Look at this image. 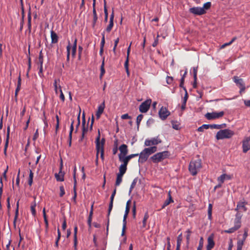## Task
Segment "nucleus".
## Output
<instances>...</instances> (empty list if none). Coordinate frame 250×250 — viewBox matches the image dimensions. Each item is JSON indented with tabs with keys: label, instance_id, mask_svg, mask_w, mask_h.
<instances>
[{
	"label": "nucleus",
	"instance_id": "f257e3e1",
	"mask_svg": "<svg viewBox=\"0 0 250 250\" xmlns=\"http://www.w3.org/2000/svg\"><path fill=\"white\" fill-rule=\"evenodd\" d=\"M105 141V140L104 138H102V140H100V131H99L98 135L95 141L96 149V159L95 162L97 165L98 163V156L100 153L101 154V158L102 160H104V145Z\"/></svg>",
	"mask_w": 250,
	"mask_h": 250
},
{
	"label": "nucleus",
	"instance_id": "f03ea898",
	"mask_svg": "<svg viewBox=\"0 0 250 250\" xmlns=\"http://www.w3.org/2000/svg\"><path fill=\"white\" fill-rule=\"evenodd\" d=\"M201 167V160L200 159L192 160L189 163L188 170L190 174L194 176L199 171Z\"/></svg>",
	"mask_w": 250,
	"mask_h": 250
},
{
	"label": "nucleus",
	"instance_id": "7ed1b4c3",
	"mask_svg": "<svg viewBox=\"0 0 250 250\" xmlns=\"http://www.w3.org/2000/svg\"><path fill=\"white\" fill-rule=\"evenodd\" d=\"M234 135L233 131L229 129H225L219 130L216 135L217 140L229 139Z\"/></svg>",
	"mask_w": 250,
	"mask_h": 250
},
{
	"label": "nucleus",
	"instance_id": "20e7f679",
	"mask_svg": "<svg viewBox=\"0 0 250 250\" xmlns=\"http://www.w3.org/2000/svg\"><path fill=\"white\" fill-rule=\"evenodd\" d=\"M170 153L168 151H164L154 154L150 159L153 163H158L168 157Z\"/></svg>",
	"mask_w": 250,
	"mask_h": 250
},
{
	"label": "nucleus",
	"instance_id": "39448f33",
	"mask_svg": "<svg viewBox=\"0 0 250 250\" xmlns=\"http://www.w3.org/2000/svg\"><path fill=\"white\" fill-rule=\"evenodd\" d=\"M162 142L159 136L152 138L150 139H146L145 141V146H151L153 145H157Z\"/></svg>",
	"mask_w": 250,
	"mask_h": 250
},
{
	"label": "nucleus",
	"instance_id": "423d86ee",
	"mask_svg": "<svg viewBox=\"0 0 250 250\" xmlns=\"http://www.w3.org/2000/svg\"><path fill=\"white\" fill-rule=\"evenodd\" d=\"M151 103V100H147L142 103L139 106V111L142 113L146 112L149 109Z\"/></svg>",
	"mask_w": 250,
	"mask_h": 250
},
{
	"label": "nucleus",
	"instance_id": "0eeeda50",
	"mask_svg": "<svg viewBox=\"0 0 250 250\" xmlns=\"http://www.w3.org/2000/svg\"><path fill=\"white\" fill-rule=\"evenodd\" d=\"M224 115V111H220L219 112H212L207 113L205 115V117L208 120H212L214 119H218L222 117Z\"/></svg>",
	"mask_w": 250,
	"mask_h": 250
},
{
	"label": "nucleus",
	"instance_id": "6e6552de",
	"mask_svg": "<svg viewBox=\"0 0 250 250\" xmlns=\"http://www.w3.org/2000/svg\"><path fill=\"white\" fill-rule=\"evenodd\" d=\"M139 155L138 153L136 154H132L130 155H129L126 157L122 156L121 154H119V159L120 162H122L123 163H124L127 165H128V163L129 161V160L136 156H138Z\"/></svg>",
	"mask_w": 250,
	"mask_h": 250
},
{
	"label": "nucleus",
	"instance_id": "1a4fd4ad",
	"mask_svg": "<svg viewBox=\"0 0 250 250\" xmlns=\"http://www.w3.org/2000/svg\"><path fill=\"white\" fill-rule=\"evenodd\" d=\"M114 197H115V196H114L113 195H111L110 198V203L109 204L107 215V226H106L107 231L108 230L109 224V216L110 215L111 211L113 208V201H114Z\"/></svg>",
	"mask_w": 250,
	"mask_h": 250
},
{
	"label": "nucleus",
	"instance_id": "9d476101",
	"mask_svg": "<svg viewBox=\"0 0 250 250\" xmlns=\"http://www.w3.org/2000/svg\"><path fill=\"white\" fill-rule=\"evenodd\" d=\"M114 197H115V196H114L113 195H111L110 198V203L109 204L107 215V226H106L107 231L108 230L109 224V216L110 215L111 211L113 208V201H114Z\"/></svg>",
	"mask_w": 250,
	"mask_h": 250
},
{
	"label": "nucleus",
	"instance_id": "9b49d317",
	"mask_svg": "<svg viewBox=\"0 0 250 250\" xmlns=\"http://www.w3.org/2000/svg\"><path fill=\"white\" fill-rule=\"evenodd\" d=\"M150 155L145 148L140 154L138 163L143 164L146 161Z\"/></svg>",
	"mask_w": 250,
	"mask_h": 250
},
{
	"label": "nucleus",
	"instance_id": "f8f14e48",
	"mask_svg": "<svg viewBox=\"0 0 250 250\" xmlns=\"http://www.w3.org/2000/svg\"><path fill=\"white\" fill-rule=\"evenodd\" d=\"M189 11L190 13L196 15H202L206 13L205 10H204L202 7H193L190 8L189 9Z\"/></svg>",
	"mask_w": 250,
	"mask_h": 250
},
{
	"label": "nucleus",
	"instance_id": "ddd939ff",
	"mask_svg": "<svg viewBox=\"0 0 250 250\" xmlns=\"http://www.w3.org/2000/svg\"><path fill=\"white\" fill-rule=\"evenodd\" d=\"M159 115L160 118L164 120L170 115V112L166 107L163 106L159 111Z\"/></svg>",
	"mask_w": 250,
	"mask_h": 250
},
{
	"label": "nucleus",
	"instance_id": "4468645a",
	"mask_svg": "<svg viewBox=\"0 0 250 250\" xmlns=\"http://www.w3.org/2000/svg\"><path fill=\"white\" fill-rule=\"evenodd\" d=\"M243 151L246 153L250 149V137L245 138L243 141Z\"/></svg>",
	"mask_w": 250,
	"mask_h": 250
},
{
	"label": "nucleus",
	"instance_id": "2eb2a0df",
	"mask_svg": "<svg viewBox=\"0 0 250 250\" xmlns=\"http://www.w3.org/2000/svg\"><path fill=\"white\" fill-rule=\"evenodd\" d=\"M233 79L234 82L240 88V92H241L242 91H244L245 89V85L244 83L243 79H239L237 76H234Z\"/></svg>",
	"mask_w": 250,
	"mask_h": 250
},
{
	"label": "nucleus",
	"instance_id": "dca6fc26",
	"mask_svg": "<svg viewBox=\"0 0 250 250\" xmlns=\"http://www.w3.org/2000/svg\"><path fill=\"white\" fill-rule=\"evenodd\" d=\"M114 17V11L113 10L112 12V14H111V15H110V17L109 23L108 25V26H107V27L106 28V31L107 32H110L111 31V30H112L113 27V25H114V23H113Z\"/></svg>",
	"mask_w": 250,
	"mask_h": 250
},
{
	"label": "nucleus",
	"instance_id": "f3484780",
	"mask_svg": "<svg viewBox=\"0 0 250 250\" xmlns=\"http://www.w3.org/2000/svg\"><path fill=\"white\" fill-rule=\"evenodd\" d=\"M173 202L174 201L172 199L171 195V191L169 190L168 192V198L164 202L163 205H162V208H164L168 206L170 203H173Z\"/></svg>",
	"mask_w": 250,
	"mask_h": 250
},
{
	"label": "nucleus",
	"instance_id": "a211bd4d",
	"mask_svg": "<svg viewBox=\"0 0 250 250\" xmlns=\"http://www.w3.org/2000/svg\"><path fill=\"white\" fill-rule=\"evenodd\" d=\"M62 165L61 166L59 172L55 174V178L58 181L62 182L64 181V173L62 172Z\"/></svg>",
	"mask_w": 250,
	"mask_h": 250
},
{
	"label": "nucleus",
	"instance_id": "6ab92c4d",
	"mask_svg": "<svg viewBox=\"0 0 250 250\" xmlns=\"http://www.w3.org/2000/svg\"><path fill=\"white\" fill-rule=\"evenodd\" d=\"M105 107L104 102H103L100 105L98 106V110L96 112V116L97 119H99L101 114L103 113Z\"/></svg>",
	"mask_w": 250,
	"mask_h": 250
},
{
	"label": "nucleus",
	"instance_id": "aec40b11",
	"mask_svg": "<svg viewBox=\"0 0 250 250\" xmlns=\"http://www.w3.org/2000/svg\"><path fill=\"white\" fill-rule=\"evenodd\" d=\"M127 213H125L124 215L123 220V228L122 230L121 235L122 236H124L125 232L126 226V218L128 216Z\"/></svg>",
	"mask_w": 250,
	"mask_h": 250
},
{
	"label": "nucleus",
	"instance_id": "412c9836",
	"mask_svg": "<svg viewBox=\"0 0 250 250\" xmlns=\"http://www.w3.org/2000/svg\"><path fill=\"white\" fill-rule=\"evenodd\" d=\"M9 136H10V127L8 126L7 129L6 139L5 141L4 148V154L5 155H6V150H7V148L8 146Z\"/></svg>",
	"mask_w": 250,
	"mask_h": 250
},
{
	"label": "nucleus",
	"instance_id": "4be33fe9",
	"mask_svg": "<svg viewBox=\"0 0 250 250\" xmlns=\"http://www.w3.org/2000/svg\"><path fill=\"white\" fill-rule=\"evenodd\" d=\"M120 154L123 156H125L128 153V148L127 145L125 144L122 145L119 148Z\"/></svg>",
	"mask_w": 250,
	"mask_h": 250
},
{
	"label": "nucleus",
	"instance_id": "5701e85b",
	"mask_svg": "<svg viewBox=\"0 0 250 250\" xmlns=\"http://www.w3.org/2000/svg\"><path fill=\"white\" fill-rule=\"evenodd\" d=\"M214 235L213 234H211L208 238V244L207 247L213 248L215 245V243L213 240Z\"/></svg>",
	"mask_w": 250,
	"mask_h": 250
},
{
	"label": "nucleus",
	"instance_id": "b1692460",
	"mask_svg": "<svg viewBox=\"0 0 250 250\" xmlns=\"http://www.w3.org/2000/svg\"><path fill=\"white\" fill-rule=\"evenodd\" d=\"M231 179V176L229 175H227L226 174H223L220 176L218 177L217 178V181L221 183V184H223L226 179L230 180Z\"/></svg>",
	"mask_w": 250,
	"mask_h": 250
},
{
	"label": "nucleus",
	"instance_id": "393cba45",
	"mask_svg": "<svg viewBox=\"0 0 250 250\" xmlns=\"http://www.w3.org/2000/svg\"><path fill=\"white\" fill-rule=\"evenodd\" d=\"M246 203L245 202H239L237 203L236 210H243L244 211H246L247 208L246 207Z\"/></svg>",
	"mask_w": 250,
	"mask_h": 250
},
{
	"label": "nucleus",
	"instance_id": "a878e982",
	"mask_svg": "<svg viewBox=\"0 0 250 250\" xmlns=\"http://www.w3.org/2000/svg\"><path fill=\"white\" fill-rule=\"evenodd\" d=\"M51 43H56L58 42V36L57 34L53 31H51Z\"/></svg>",
	"mask_w": 250,
	"mask_h": 250
},
{
	"label": "nucleus",
	"instance_id": "bb28decb",
	"mask_svg": "<svg viewBox=\"0 0 250 250\" xmlns=\"http://www.w3.org/2000/svg\"><path fill=\"white\" fill-rule=\"evenodd\" d=\"M127 165L124 163L121 164L119 167V172L118 174L124 175L127 170Z\"/></svg>",
	"mask_w": 250,
	"mask_h": 250
},
{
	"label": "nucleus",
	"instance_id": "cd10ccee",
	"mask_svg": "<svg viewBox=\"0 0 250 250\" xmlns=\"http://www.w3.org/2000/svg\"><path fill=\"white\" fill-rule=\"evenodd\" d=\"M27 19H28V23H27V26H28V30L29 31V32H31V13L30 11V7H29V10L28 13L27 15Z\"/></svg>",
	"mask_w": 250,
	"mask_h": 250
},
{
	"label": "nucleus",
	"instance_id": "c85d7f7f",
	"mask_svg": "<svg viewBox=\"0 0 250 250\" xmlns=\"http://www.w3.org/2000/svg\"><path fill=\"white\" fill-rule=\"evenodd\" d=\"M21 74L20 73L19 76L18 77V80L17 86L16 89V90H15V96H17L18 93L21 89Z\"/></svg>",
	"mask_w": 250,
	"mask_h": 250
},
{
	"label": "nucleus",
	"instance_id": "c756f323",
	"mask_svg": "<svg viewBox=\"0 0 250 250\" xmlns=\"http://www.w3.org/2000/svg\"><path fill=\"white\" fill-rule=\"evenodd\" d=\"M146 151H147L149 155L155 153L157 150V147L156 146H151L147 148H145Z\"/></svg>",
	"mask_w": 250,
	"mask_h": 250
},
{
	"label": "nucleus",
	"instance_id": "7c9ffc66",
	"mask_svg": "<svg viewBox=\"0 0 250 250\" xmlns=\"http://www.w3.org/2000/svg\"><path fill=\"white\" fill-rule=\"evenodd\" d=\"M60 82V80L59 79H56L54 80V86L56 94H58V92L59 91V85H60L59 84Z\"/></svg>",
	"mask_w": 250,
	"mask_h": 250
},
{
	"label": "nucleus",
	"instance_id": "2f4dec72",
	"mask_svg": "<svg viewBox=\"0 0 250 250\" xmlns=\"http://www.w3.org/2000/svg\"><path fill=\"white\" fill-rule=\"evenodd\" d=\"M36 201H34L33 202L31 203L30 209L31 211V213L32 215L34 217H35L36 215Z\"/></svg>",
	"mask_w": 250,
	"mask_h": 250
},
{
	"label": "nucleus",
	"instance_id": "473e14b6",
	"mask_svg": "<svg viewBox=\"0 0 250 250\" xmlns=\"http://www.w3.org/2000/svg\"><path fill=\"white\" fill-rule=\"evenodd\" d=\"M93 23H92V26L94 27L97 21L98 20V16L96 11V8L93 9Z\"/></svg>",
	"mask_w": 250,
	"mask_h": 250
},
{
	"label": "nucleus",
	"instance_id": "72a5a7b5",
	"mask_svg": "<svg viewBox=\"0 0 250 250\" xmlns=\"http://www.w3.org/2000/svg\"><path fill=\"white\" fill-rule=\"evenodd\" d=\"M104 57L103 58L102 63L101 65V68H100L101 73H100V77L101 79L102 78V77L103 76V75L104 74V73L105 72V69L104 68Z\"/></svg>",
	"mask_w": 250,
	"mask_h": 250
},
{
	"label": "nucleus",
	"instance_id": "f704fd0d",
	"mask_svg": "<svg viewBox=\"0 0 250 250\" xmlns=\"http://www.w3.org/2000/svg\"><path fill=\"white\" fill-rule=\"evenodd\" d=\"M123 175L117 174V178L115 182V186H119L122 182Z\"/></svg>",
	"mask_w": 250,
	"mask_h": 250
},
{
	"label": "nucleus",
	"instance_id": "c9c22d12",
	"mask_svg": "<svg viewBox=\"0 0 250 250\" xmlns=\"http://www.w3.org/2000/svg\"><path fill=\"white\" fill-rule=\"evenodd\" d=\"M245 241L241 239H238L237 242V250H242V247Z\"/></svg>",
	"mask_w": 250,
	"mask_h": 250
},
{
	"label": "nucleus",
	"instance_id": "e433bc0d",
	"mask_svg": "<svg viewBox=\"0 0 250 250\" xmlns=\"http://www.w3.org/2000/svg\"><path fill=\"white\" fill-rule=\"evenodd\" d=\"M182 234L181 233L178 235L177 239V246L176 247H177V249H180L181 244L182 241Z\"/></svg>",
	"mask_w": 250,
	"mask_h": 250
},
{
	"label": "nucleus",
	"instance_id": "4c0bfd02",
	"mask_svg": "<svg viewBox=\"0 0 250 250\" xmlns=\"http://www.w3.org/2000/svg\"><path fill=\"white\" fill-rule=\"evenodd\" d=\"M104 22H106L108 20V12L106 6V1L104 0Z\"/></svg>",
	"mask_w": 250,
	"mask_h": 250
},
{
	"label": "nucleus",
	"instance_id": "58836bf2",
	"mask_svg": "<svg viewBox=\"0 0 250 250\" xmlns=\"http://www.w3.org/2000/svg\"><path fill=\"white\" fill-rule=\"evenodd\" d=\"M85 120L84 114H83V121H82V125H83L82 133L84 134L87 131V130H88L87 127H86L85 126Z\"/></svg>",
	"mask_w": 250,
	"mask_h": 250
},
{
	"label": "nucleus",
	"instance_id": "ea45409f",
	"mask_svg": "<svg viewBox=\"0 0 250 250\" xmlns=\"http://www.w3.org/2000/svg\"><path fill=\"white\" fill-rule=\"evenodd\" d=\"M212 205L211 204L208 205V219L209 220H211L212 218Z\"/></svg>",
	"mask_w": 250,
	"mask_h": 250
},
{
	"label": "nucleus",
	"instance_id": "a19ab883",
	"mask_svg": "<svg viewBox=\"0 0 250 250\" xmlns=\"http://www.w3.org/2000/svg\"><path fill=\"white\" fill-rule=\"evenodd\" d=\"M225 124L222 125H216V124H212L209 125V127L211 129H220L223 127L225 126Z\"/></svg>",
	"mask_w": 250,
	"mask_h": 250
},
{
	"label": "nucleus",
	"instance_id": "79ce46f5",
	"mask_svg": "<svg viewBox=\"0 0 250 250\" xmlns=\"http://www.w3.org/2000/svg\"><path fill=\"white\" fill-rule=\"evenodd\" d=\"M238 229H239L238 228V227H236L235 226H234L233 227L229 229L225 230L224 232L225 233H231L235 232L236 230H238Z\"/></svg>",
	"mask_w": 250,
	"mask_h": 250
},
{
	"label": "nucleus",
	"instance_id": "37998d69",
	"mask_svg": "<svg viewBox=\"0 0 250 250\" xmlns=\"http://www.w3.org/2000/svg\"><path fill=\"white\" fill-rule=\"evenodd\" d=\"M34 176V173L31 170L29 171V176L28 179V184L29 186H31L33 183V179Z\"/></svg>",
	"mask_w": 250,
	"mask_h": 250
},
{
	"label": "nucleus",
	"instance_id": "c03bdc74",
	"mask_svg": "<svg viewBox=\"0 0 250 250\" xmlns=\"http://www.w3.org/2000/svg\"><path fill=\"white\" fill-rule=\"evenodd\" d=\"M209 125L204 124L202 126H200L197 130L199 132H202L204 129H207L209 128Z\"/></svg>",
	"mask_w": 250,
	"mask_h": 250
},
{
	"label": "nucleus",
	"instance_id": "a18cd8bd",
	"mask_svg": "<svg viewBox=\"0 0 250 250\" xmlns=\"http://www.w3.org/2000/svg\"><path fill=\"white\" fill-rule=\"evenodd\" d=\"M236 39L237 38L236 37H233L229 42L223 44L221 46V48H224L227 46L230 45L236 40Z\"/></svg>",
	"mask_w": 250,
	"mask_h": 250
},
{
	"label": "nucleus",
	"instance_id": "49530a36",
	"mask_svg": "<svg viewBox=\"0 0 250 250\" xmlns=\"http://www.w3.org/2000/svg\"><path fill=\"white\" fill-rule=\"evenodd\" d=\"M71 47V45H70V43L69 42L68 44V45L66 47V51H67V58H66V60H67V62H68L69 61Z\"/></svg>",
	"mask_w": 250,
	"mask_h": 250
},
{
	"label": "nucleus",
	"instance_id": "de8ad7c7",
	"mask_svg": "<svg viewBox=\"0 0 250 250\" xmlns=\"http://www.w3.org/2000/svg\"><path fill=\"white\" fill-rule=\"evenodd\" d=\"M42 213H43V216L44 221L45 224V227H46V228H47L48 227V220H47V216H46V213H45V208H43V210H42Z\"/></svg>",
	"mask_w": 250,
	"mask_h": 250
},
{
	"label": "nucleus",
	"instance_id": "09e8293b",
	"mask_svg": "<svg viewBox=\"0 0 250 250\" xmlns=\"http://www.w3.org/2000/svg\"><path fill=\"white\" fill-rule=\"evenodd\" d=\"M149 217V215L147 212H146L145 214L143 220V227L145 228L146 226V221Z\"/></svg>",
	"mask_w": 250,
	"mask_h": 250
},
{
	"label": "nucleus",
	"instance_id": "8fccbe9b",
	"mask_svg": "<svg viewBox=\"0 0 250 250\" xmlns=\"http://www.w3.org/2000/svg\"><path fill=\"white\" fill-rule=\"evenodd\" d=\"M144 116L142 114L139 115L136 119V123L137 125V128L139 129L140 124Z\"/></svg>",
	"mask_w": 250,
	"mask_h": 250
},
{
	"label": "nucleus",
	"instance_id": "3c124183",
	"mask_svg": "<svg viewBox=\"0 0 250 250\" xmlns=\"http://www.w3.org/2000/svg\"><path fill=\"white\" fill-rule=\"evenodd\" d=\"M39 66V71L38 74L41 78L43 77V64H38Z\"/></svg>",
	"mask_w": 250,
	"mask_h": 250
},
{
	"label": "nucleus",
	"instance_id": "603ef678",
	"mask_svg": "<svg viewBox=\"0 0 250 250\" xmlns=\"http://www.w3.org/2000/svg\"><path fill=\"white\" fill-rule=\"evenodd\" d=\"M138 181V178H135L133 182H132L131 183V185L130 186V189H129V192L130 193L132 189L134 188L135 187L136 185V183Z\"/></svg>",
	"mask_w": 250,
	"mask_h": 250
},
{
	"label": "nucleus",
	"instance_id": "864d4df0",
	"mask_svg": "<svg viewBox=\"0 0 250 250\" xmlns=\"http://www.w3.org/2000/svg\"><path fill=\"white\" fill-rule=\"evenodd\" d=\"M38 59H39V62H38V64H43V54L42 53V50H41L40 52Z\"/></svg>",
	"mask_w": 250,
	"mask_h": 250
},
{
	"label": "nucleus",
	"instance_id": "5fc2aeb1",
	"mask_svg": "<svg viewBox=\"0 0 250 250\" xmlns=\"http://www.w3.org/2000/svg\"><path fill=\"white\" fill-rule=\"evenodd\" d=\"M240 219L235 218L234 220V226H235L236 227H238V229H239L241 227V221Z\"/></svg>",
	"mask_w": 250,
	"mask_h": 250
},
{
	"label": "nucleus",
	"instance_id": "6e6d98bb",
	"mask_svg": "<svg viewBox=\"0 0 250 250\" xmlns=\"http://www.w3.org/2000/svg\"><path fill=\"white\" fill-rule=\"evenodd\" d=\"M203 245H204L203 238L202 237H201L200 239L199 245L197 247V250H202L203 248Z\"/></svg>",
	"mask_w": 250,
	"mask_h": 250
},
{
	"label": "nucleus",
	"instance_id": "4d7b16f0",
	"mask_svg": "<svg viewBox=\"0 0 250 250\" xmlns=\"http://www.w3.org/2000/svg\"><path fill=\"white\" fill-rule=\"evenodd\" d=\"M19 216V209L16 208L15 210V217L14 219L13 224L15 227H16V223Z\"/></svg>",
	"mask_w": 250,
	"mask_h": 250
},
{
	"label": "nucleus",
	"instance_id": "13d9d810",
	"mask_svg": "<svg viewBox=\"0 0 250 250\" xmlns=\"http://www.w3.org/2000/svg\"><path fill=\"white\" fill-rule=\"evenodd\" d=\"M211 5V4L210 2H207L204 4L203 7H202V8H203L204 10L206 11V10H208L210 8Z\"/></svg>",
	"mask_w": 250,
	"mask_h": 250
},
{
	"label": "nucleus",
	"instance_id": "bf43d9fd",
	"mask_svg": "<svg viewBox=\"0 0 250 250\" xmlns=\"http://www.w3.org/2000/svg\"><path fill=\"white\" fill-rule=\"evenodd\" d=\"M186 233H187L186 235L187 242L188 244L190 240V234L192 232L190 229H188L186 231Z\"/></svg>",
	"mask_w": 250,
	"mask_h": 250
},
{
	"label": "nucleus",
	"instance_id": "052dcab7",
	"mask_svg": "<svg viewBox=\"0 0 250 250\" xmlns=\"http://www.w3.org/2000/svg\"><path fill=\"white\" fill-rule=\"evenodd\" d=\"M197 66L193 68V78L195 80H197Z\"/></svg>",
	"mask_w": 250,
	"mask_h": 250
},
{
	"label": "nucleus",
	"instance_id": "680f3d73",
	"mask_svg": "<svg viewBox=\"0 0 250 250\" xmlns=\"http://www.w3.org/2000/svg\"><path fill=\"white\" fill-rule=\"evenodd\" d=\"M59 92H60V98L62 102H64L65 100V97L62 93L61 85H59Z\"/></svg>",
	"mask_w": 250,
	"mask_h": 250
},
{
	"label": "nucleus",
	"instance_id": "e2e57ef3",
	"mask_svg": "<svg viewBox=\"0 0 250 250\" xmlns=\"http://www.w3.org/2000/svg\"><path fill=\"white\" fill-rule=\"evenodd\" d=\"M248 229H244V233L243 234V238L242 239H241L242 240H243V241H245L248 235Z\"/></svg>",
	"mask_w": 250,
	"mask_h": 250
},
{
	"label": "nucleus",
	"instance_id": "0e129e2a",
	"mask_svg": "<svg viewBox=\"0 0 250 250\" xmlns=\"http://www.w3.org/2000/svg\"><path fill=\"white\" fill-rule=\"evenodd\" d=\"M125 67V68L126 73L128 75H129V70H128V58H126V60L124 64Z\"/></svg>",
	"mask_w": 250,
	"mask_h": 250
},
{
	"label": "nucleus",
	"instance_id": "69168bd1",
	"mask_svg": "<svg viewBox=\"0 0 250 250\" xmlns=\"http://www.w3.org/2000/svg\"><path fill=\"white\" fill-rule=\"evenodd\" d=\"M60 196L62 197L65 194V190H64V187L63 186H61L60 187Z\"/></svg>",
	"mask_w": 250,
	"mask_h": 250
},
{
	"label": "nucleus",
	"instance_id": "338daca9",
	"mask_svg": "<svg viewBox=\"0 0 250 250\" xmlns=\"http://www.w3.org/2000/svg\"><path fill=\"white\" fill-rule=\"evenodd\" d=\"M184 90L185 91L186 93L183 100V103H186L188 98V94L186 87H184Z\"/></svg>",
	"mask_w": 250,
	"mask_h": 250
},
{
	"label": "nucleus",
	"instance_id": "774afa93",
	"mask_svg": "<svg viewBox=\"0 0 250 250\" xmlns=\"http://www.w3.org/2000/svg\"><path fill=\"white\" fill-rule=\"evenodd\" d=\"M104 43H105V37H104V32L102 33V40H101V44H100V46H102V47H104Z\"/></svg>",
	"mask_w": 250,
	"mask_h": 250
}]
</instances>
